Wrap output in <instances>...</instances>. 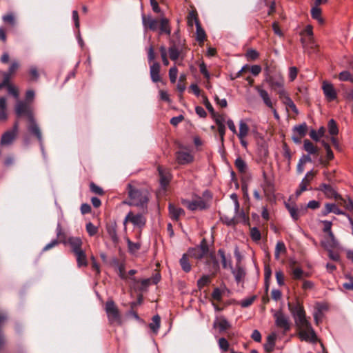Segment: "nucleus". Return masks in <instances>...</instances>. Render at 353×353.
<instances>
[{"mask_svg":"<svg viewBox=\"0 0 353 353\" xmlns=\"http://www.w3.org/2000/svg\"><path fill=\"white\" fill-rule=\"evenodd\" d=\"M288 307L299 331L298 335L300 339L307 342L316 343L318 340L317 336L311 323L306 318L303 304L296 301L294 304L289 303Z\"/></svg>","mask_w":353,"mask_h":353,"instance_id":"obj_1","label":"nucleus"},{"mask_svg":"<svg viewBox=\"0 0 353 353\" xmlns=\"http://www.w3.org/2000/svg\"><path fill=\"white\" fill-rule=\"evenodd\" d=\"M176 161L179 165L191 163L194 161V156L190 152L179 150L175 153Z\"/></svg>","mask_w":353,"mask_h":353,"instance_id":"obj_18","label":"nucleus"},{"mask_svg":"<svg viewBox=\"0 0 353 353\" xmlns=\"http://www.w3.org/2000/svg\"><path fill=\"white\" fill-rule=\"evenodd\" d=\"M255 90L257 91L258 94H259L260 97L262 99L263 103L265 104L266 106L268 108L273 109V103L271 101V99L270 97V95L265 90L263 89L260 86L257 85L255 87Z\"/></svg>","mask_w":353,"mask_h":353,"instance_id":"obj_28","label":"nucleus"},{"mask_svg":"<svg viewBox=\"0 0 353 353\" xmlns=\"http://www.w3.org/2000/svg\"><path fill=\"white\" fill-rule=\"evenodd\" d=\"M339 79L340 81H351V82H353V77L352 76V74H350V72L348 71H342L341 72L339 73Z\"/></svg>","mask_w":353,"mask_h":353,"instance_id":"obj_53","label":"nucleus"},{"mask_svg":"<svg viewBox=\"0 0 353 353\" xmlns=\"http://www.w3.org/2000/svg\"><path fill=\"white\" fill-rule=\"evenodd\" d=\"M189 257H190L187 253L183 254L181 259L179 261L181 267L185 272H189L192 269V265L190 263Z\"/></svg>","mask_w":353,"mask_h":353,"instance_id":"obj_35","label":"nucleus"},{"mask_svg":"<svg viewBox=\"0 0 353 353\" xmlns=\"http://www.w3.org/2000/svg\"><path fill=\"white\" fill-rule=\"evenodd\" d=\"M29 122L30 125L28 128V131L30 132V133L35 136L38 141L41 142L42 141V134L40 128L36 123L34 117L32 118V119H29Z\"/></svg>","mask_w":353,"mask_h":353,"instance_id":"obj_27","label":"nucleus"},{"mask_svg":"<svg viewBox=\"0 0 353 353\" xmlns=\"http://www.w3.org/2000/svg\"><path fill=\"white\" fill-rule=\"evenodd\" d=\"M167 52H168L169 53L170 59L172 61H175L179 58L180 55L183 53V50L168 48V50Z\"/></svg>","mask_w":353,"mask_h":353,"instance_id":"obj_50","label":"nucleus"},{"mask_svg":"<svg viewBox=\"0 0 353 353\" xmlns=\"http://www.w3.org/2000/svg\"><path fill=\"white\" fill-rule=\"evenodd\" d=\"M303 149L309 154H314V155L319 154V148L308 139L304 140Z\"/></svg>","mask_w":353,"mask_h":353,"instance_id":"obj_32","label":"nucleus"},{"mask_svg":"<svg viewBox=\"0 0 353 353\" xmlns=\"http://www.w3.org/2000/svg\"><path fill=\"white\" fill-rule=\"evenodd\" d=\"M276 279L279 286H283L285 284L284 274L281 270L276 271L275 273Z\"/></svg>","mask_w":353,"mask_h":353,"instance_id":"obj_62","label":"nucleus"},{"mask_svg":"<svg viewBox=\"0 0 353 353\" xmlns=\"http://www.w3.org/2000/svg\"><path fill=\"white\" fill-rule=\"evenodd\" d=\"M316 173V171H314L312 170L306 173L305 177L300 183L299 188L296 190L295 194L297 196H300L304 191L308 190V186L311 181L314 179Z\"/></svg>","mask_w":353,"mask_h":353,"instance_id":"obj_13","label":"nucleus"},{"mask_svg":"<svg viewBox=\"0 0 353 353\" xmlns=\"http://www.w3.org/2000/svg\"><path fill=\"white\" fill-rule=\"evenodd\" d=\"M328 132L332 137H334L339 133V128L336 121L332 119L328 121L327 123Z\"/></svg>","mask_w":353,"mask_h":353,"instance_id":"obj_44","label":"nucleus"},{"mask_svg":"<svg viewBox=\"0 0 353 353\" xmlns=\"http://www.w3.org/2000/svg\"><path fill=\"white\" fill-rule=\"evenodd\" d=\"M292 139L295 143H301V139L304 137L307 132V125L305 123L295 125L293 129Z\"/></svg>","mask_w":353,"mask_h":353,"instance_id":"obj_14","label":"nucleus"},{"mask_svg":"<svg viewBox=\"0 0 353 353\" xmlns=\"http://www.w3.org/2000/svg\"><path fill=\"white\" fill-rule=\"evenodd\" d=\"M152 323L149 324V327L154 334H157L160 327L161 318L157 314L152 317Z\"/></svg>","mask_w":353,"mask_h":353,"instance_id":"obj_42","label":"nucleus"},{"mask_svg":"<svg viewBox=\"0 0 353 353\" xmlns=\"http://www.w3.org/2000/svg\"><path fill=\"white\" fill-rule=\"evenodd\" d=\"M157 170L159 175V183L161 188L163 190H166L172 179V174H171L170 170L159 165Z\"/></svg>","mask_w":353,"mask_h":353,"instance_id":"obj_10","label":"nucleus"},{"mask_svg":"<svg viewBox=\"0 0 353 353\" xmlns=\"http://www.w3.org/2000/svg\"><path fill=\"white\" fill-rule=\"evenodd\" d=\"M127 222H130L134 226L141 228L145 225L146 219L141 214H134L132 212H129L124 219L123 224L125 225Z\"/></svg>","mask_w":353,"mask_h":353,"instance_id":"obj_11","label":"nucleus"},{"mask_svg":"<svg viewBox=\"0 0 353 353\" xmlns=\"http://www.w3.org/2000/svg\"><path fill=\"white\" fill-rule=\"evenodd\" d=\"M232 274H234L235 280L238 283L241 282L245 276V272L244 269L240 266H237L235 270H232Z\"/></svg>","mask_w":353,"mask_h":353,"instance_id":"obj_41","label":"nucleus"},{"mask_svg":"<svg viewBox=\"0 0 353 353\" xmlns=\"http://www.w3.org/2000/svg\"><path fill=\"white\" fill-rule=\"evenodd\" d=\"M218 254L220 256L221 259V263L223 268H230L232 269V261L230 259V256H229V259H228L225 256V253L223 249H219L218 250Z\"/></svg>","mask_w":353,"mask_h":353,"instance_id":"obj_37","label":"nucleus"},{"mask_svg":"<svg viewBox=\"0 0 353 353\" xmlns=\"http://www.w3.org/2000/svg\"><path fill=\"white\" fill-rule=\"evenodd\" d=\"M86 231L90 236H93L98 232V228L89 222L86 224Z\"/></svg>","mask_w":353,"mask_h":353,"instance_id":"obj_59","label":"nucleus"},{"mask_svg":"<svg viewBox=\"0 0 353 353\" xmlns=\"http://www.w3.org/2000/svg\"><path fill=\"white\" fill-rule=\"evenodd\" d=\"M255 90L257 91L258 94H259L260 97L262 99L263 103L265 104L266 106L268 108L273 109V103L271 101V99L270 97V95L265 90L263 89L260 86L257 85L255 87Z\"/></svg>","mask_w":353,"mask_h":353,"instance_id":"obj_29","label":"nucleus"},{"mask_svg":"<svg viewBox=\"0 0 353 353\" xmlns=\"http://www.w3.org/2000/svg\"><path fill=\"white\" fill-rule=\"evenodd\" d=\"M286 252V248L285 243L283 241H278L275 248L274 256L276 259H279L280 254L281 252L285 253Z\"/></svg>","mask_w":353,"mask_h":353,"instance_id":"obj_47","label":"nucleus"},{"mask_svg":"<svg viewBox=\"0 0 353 353\" xmlns=\"http://www.w3.org/2000/svg\"><path fill=\"white\" fill-rule=\"evenodd\" d=\"M214 328H218L220 333H222L231 327L230 323L223 316L216 318L213 323Z\"/></svg>","mask_w":353,"mask_h":353,"instance_id":"obj_21","label":"nucleus"},{"mask_svg":"<svg viewBox=\"0 0 353 353\" xmlns=\"http://www.w3.org/2000/svg\"><path fill=\"white\" fill-rule=\"evenodd\" d=\"M182 203L191 211H195L196 210H203L208 208V205L202 198H199L198 199L193 201L184 200Z\"/></svg>","mask_w":353,"mask_h":353,"instance_id":"obj_15","label":"nucleus"},{"mask_svg":"<svg viewBox=\"0 0 353 353\" xmlns=\"http://www.w3.org/2000/svg\"><path fill=\"white\" fill-rule=\"evenodd\" d=\"M274 317L275 319L276 325L283 330L284 332H288L290 328V323L289 318L285 315L281 311L276 312Z\"/></svg>","mask_w":353,"mask_h":353,"instance_id":"obj_12","label":"nucleus"},{"mask_svg":"<svg viewBox=\"0 0 353 353\" xmlns=\"http://www.w3.org/2000/svg\"><path fill=\"white\" fill-rule=\"evenodd\" d=\"M127 190L130 201L124 203L129 205L140 207L143 210H146L149 201L148 191L139 190L130 183L128 185Z\"/></svg>","mask_w":353,"mask_h":353,"instance_id":"obj_4","label":"nucleus"},{"mask_svg":"<svg viewBox=\"0 0 353 353\" xmlns=\"http://www.w3.org/2000/svg\"><path fill=\"white\" fill-rule=\"evenodd\" d=\"M265 81L268 83L272 90L277 93L284 88V78L281 72L277 71L276 68L266 67L265 68Z\"/></svg>","mask_w":353,"mask_h":353,"instance_id":"obj_5","label":"nucleus"},{"mask_svg":"<svg viewBox=\"0 0 353 353\" xmlns=\"http://www.w3.org/2000/svg\"><path fill=\"white\" fill-rule=\"evenodd\" d=\"M256 298V296L254 295L250 297L243 299L240 301L239 305L242 307H248L253 303V302L254 301Z\"/></svg>","mask_w":353,"mask_h":353,"instance_id":"obj_57","label":"nucleus"},{"mask_svg":"<svg viewBox=\"0 0 353 353\" xmlns=\"http://www.w3.org/2000/svg\"><path fill=\"white\" fill-rule=\"evenodd\" d=\"M247 60L254 61L259 57V53L254 49H248L245 54Z\"/></svg>","mask_w":353,"mask_h":353,"instance_id":"obj_49","label":"nucleus"},{"mask_svg":"<svg viewBox=\"0 0 353 353\" xmlns=\"http://www.w3.org/2000/svg\"><path fill=\"white\" fill-rule=\"evenodd\" d=\"M170 217L174 221H179L182 215H185V211L180 207H177L172 203H169L168 205Z\"/></svg>","mask_w":353,"mask_h":353,"instance_id":"obj_23","label":"nucleus"},{"mask_svg":"<svg viewBox=\"0 0 353 353\" xmlns=\"http://www.w3.org/2000/svg\"><path fill=\"white\" fill-rule=\"evenodd\" d=\"M276 336L274 334L269 335L267 338V343L264 345V349L266 352H271L275 345Z\"/></svg>","mask_w":353,"mask_h":353,"instance_id":"obj_43","label":"nucleus"},{"mask_svg":"<svg viewBox=\"0 0 353 353\" xmlns=\"http://www.w3.org/2000/svg\"><path fill=\"white\" fill-rule=\"evenodd\" d=\"M250 236L253 241H259L261 239V232L256 227L252 228L250 229Z\"/></svg>","mask_w":353,"mask_h":353,"instance_id":"obj_55","label":"nucleus"},{"mask_svg":"<svg viewBox=\"0 0 353 353\" xmlns=\"http://www.w3.org/2000/svg\"><path fill=\"white\" fill-rule=\"evenodd\" d=\"M219 346L224 352H227L229 350V343L223 337L220 338L218 341Z\"/></svg>","mask_w":353,"mask_h":353,"instance_id":"obj_64","label":"nucleus"},{"mask_svg":"<svg viewBox=\"0 0 353 353\" xmlns=\"http://www.w3.org/2000/svg\"><path fill=\"white\" fill-rule=\"evenodd\" d=\"M219 270V263L214 256L212 255V268L210 270L212 276H215Z\"/></svg>","mask_w":353,"mask_h":353,"instance_id":"obj_51","label":"nucleus"},{"mask_svg":"<svg viewBox=\"0 0 353 353\" xmlns=\"http://www.w3.org/2000/svg\"><path fill=\"white\" fill-rule=\"evenodd\" d=\"M159 51H160V53H161V59H162V61H163V64L165 65V66H168L170 63L169 62V60L168 59V56H167V50L165 48V46H161L159 48Z\"/></svg>","mask_w":353,"mask_h":353,"instance_id":"obj_56","label":"nucleus"},{"mask_svg":"<svg viewBox=\"0 0 353 353\" xmlns=\"http://www.w3.org/2000/svg\"><path fill=\"white\" fill-rule=\"evenodd\" d=\"M214 276L210 275H203L198 281H197V287L199 290L203 289L205 286L208 285Z\"/></svg>","mask_w":353,"mask_h":353,"instance_id":"obj_40","label":"nucleus"},{"mask_svg":"<svg viewBox=\"0 0 353 353\" xmlns=\"http://www.w3.org/2000/svg\"><path fill=\"white\" fill-rule=\"evenodd\" d=\"M127 243L129 251L132 253L138 251L141 248V244L139 243H134L129 239H127Z\"/></svg>","mask_w":353,"mask_h":353,"instance_id":"obj_58","label":"nucleus"},{"mask_svg":"<svg viewBox=\"0 0 353 353\" xmlns=\"http://www.w3.org/2000/svg\"><path fill=\"white\" fill-rule=\"evenodd\" d=\"M177 74H178L177 68L175 65L170 68V69L169 70V78H170L171 83H174L176 82V78H177Z\"/></svg>","mask_w":353,"mask_h":353,"instance_id":"obj_60","label":"nucleus"},{"mask_svg":"<svg viewBox=\"0 0 353 353\" xmlns=\"http://www.w3.org/2000/svg\"><path fill=\"white\" fill-rule=\"evenodd\" d=\"M105 310L110 324H121V317L119 309L112 300H108L105 303Z\"/></svg>","mask_w":353,"mask_h":353,"instance_id":"obj_6","label":"nucleus"},{"mask_svg":"<svg viewBox=\"0 0 353 353\" xmlns=\"http://www.w3.org/2000/svg\"><path fill=\"white\" fill-rule=\"evenodd\" d=\"M106 231L112 243L114 244H117L119 241V238L117 235V223L115 221H112L107 223Z\"/></svg>","mask_w":353,"mask_h":353,"instance_id":"obj_20","label":"nucleus"},{"mask_svg":"<svg viewBox=\"0 0 353 353\" xmlns=\"http://www.w3.org/2000/svg\"><path fill=\"white\" fill-rule=\"evenodd\" d=\"M272 276V270L269 266H265L264 269V280L265 291L268 292L270 285V280Z\"/></svg>","mask_w":353,"mask_h":353,"instance_id":"obj_48","label":"nucleus"},{"mask_svg":"<svg viewBox=\"0 0 353 353\" xmlns=\"http://www.w3.org/2000/svg\"><path fill=\"white\" fill-rule=\"evenodd\" d=\"M317 190L322 192L327 199H334L336 201H345L341 194H339L336 189L330 184L321 183L317 188Z\"/></svg>","mask_w":353,"mask_h":353,"instance_id":"obj_8","label":"nucleus"},{"mask_svg":"<svg viewBox=\"0 0 353 353\" xmlns=\"http://www.w3.org/2000/svg\"><path fill=\"white\" fill-rule=\"evenodd\" d=\"M29 74L30 76V80L36 81L38 80L39 74L36 67L32 66L29 70Z\"/></svg>","mask_w":353,"mask_h":353,"instance_id":"obj_63","label":"nucleus"},{"mask_svg":"<svg viewBox=\"0 0 353 353\" xmlns=\"http://www.w3.org/2000/svg\"><path fill=\"white\" fill-rule=\"evenodd\" d=\"M90 190L92 193L95 194L100 196L104 194L103 190L101 187L95 184L94 182H91L90 183Z\"/></svg>","mask_w":353,"mask_h":353,"instance_id":"obj_54","label":"nucleus"},{"mask_svg":"<svg viewBox=\"0 0 353 353\" xmlns=\"http://www.w3.org/2000/svg\"><path fill=\"white\" fill-rule=\"evenodd\" d=\"M196 41L199 43L200 45L203 43L204 41L206 39V34L205 30L202 28L200 22L196 21Z\"/></svg>","mask_w":353,"mask_h":353,"instance_id":"obj_39","label":"nucleus"},{"mask_svg":"<svg viewBox=\"0 0 353 353\" xmlns=\"http://www.w3.org/2000/svg\"><path fill=\"white\" fill-rule=\"evenodd\" d=\"M212 117L213 119L214 120V122L217 126L220 125H224L225 119L223 114H219L215 113Z\"/></svg>","mask_w":353,"mask_h":353,"instance_id":"obj_61","label":"nucleus"},{"mask_svg":"<svg viewBox=\"0 0 353 353\" xmlns=\"http://www.w3.org/2000/svg\"><path fill=\"white\" fill-rule=\"evenodd\" d=\"M18 132L19 123L17 121H16L11 130H7L2 134L0 140V145L1 146L11 145L17 138Z\"/></svg>","mask_w":353,"mask_h":353,"instance_id":"obj_9","label":"nucleus"},{"mask_svg":"<svg viewBox=\"0 0 353 353\" xmlns=\"http://www.w3.org/2000/svg\"><path fill=\"white\" fill-rule=\"evenodd\" d=\"M209 248L205 239H203L199 245L189 248L187 254L192 258L201 259L208 254Z\"/></svg>","mask_w":353,"mask_h":353,"instance_id":"obj_7","label":"nucleus"},{"mask_svg":"<svg viewBox=\"0 0 353 353\" xmlns=\"http://www.w3.org/2000/svg\"><path fill=\"white\" fill-rule=\"evenodd\" d=\"M263 183L261 185L264 194L265 196H270L274 192V187L273 183L267 177L266 173L263 172Z\"/></svg>","mask_w":353,"mask_h":353,"instance_id":"obj_24","label":"nucleus"},{"mask_svg":"<svg viewBox=\"0 0 353 353\" xmlns=\"http://www.w3.org/2000/svg\"><path fill=\"white\" fill-rule=\"evenodd\" d=\"M196 21L197 22H200L199 19H198V17H197L196 12H194V11L190 12L189 14H188V24L190 26H193V23L194 22L195 25L196 26Z\"/></svg>","mask_w":353,"mask_h":353,"instance_id":"obj_52","label":"nucleus"},{"mask_svg":"<svg viewBox=\"0 0 353 353\" xmlns=\"http://www.w3.org/2000/svg\"><path fill=\"white\" fill-rule=\"evenodd\" d=\"M328 237L327 240L322 243L323 246L328 250L329 248H337L339 247V242L336 239L333 232H330L327 234Z\"/></svg>","mask_w":353,"mask_h":353,"instance_id":"obj_31","label":"nucleus"},{"mask_svg":"<svg viewBox=\"0 0 353 353\" xmlns=\"http://www.w3.org/2000/svg\"><path fill=\"white\" fill-rule=\"evenodd\" d=\"M279 97L280 99L283 100L284 104H285L288 107L294 101L289 97V94L285 91V90H282L280 92H278Z\"/></svg>","mask_w":353,"mask_h":353,"instance_id":"obj_45","label":"nucleus"},{"mask_svg":"<svg viewBox=\"0 0 353 353\" xmlns=\"http://www.w3.org/2000/svg\"><path fill=\"white\" fill-rule=\"evenodd\" d=\"M250 131L248 125L244 120L239 121V132L237 133L238 138H246Z\"/></svg>","mask_w":353,"mask_h":353,"instance_id":"obj_38","label":"nucleus"},{"mask_svg":"<svg viewBox=\"0 0 353 353\" xmlns=\"http://www.w3.org/2000/svg\"><path fill=\"white\" fill-rule=\"evenodd\" d=\"M285 208L294 221H297L303 214V212L299 210L294 204L285 203Z\"/></svg>","mask_w":353,"mask_h":353,"instance_id":"obj_30","label":"nucleus"},{"mask_svg":"<svg viewBox=\"0 0 353 353\" xmlns=\"http://www.w3.org/2000/svg\"><path fill=\"white\" fill-rule=\"evenodd\" d=\"M322 90L327 101H332L336 99L337 92L334 88V85L331 83L323 81L322 85Z\"/></svg>","mask_w":353,"mask_h":353,"instance_id":"obj_19","label":"nucleus"},{"mask_svg":"<svg viewBox=\"0 0 353 353\" xmlns=\"http://www.w3.org/2000/svg\"><path fill=\"white\" fill-rule=\"evenodd\" d=\"M142 23L145 30L157 31L159 34L170 36L171 27L169 20L165 17H161L160 20L153 18L151 15H142Z\"/></svg>","mask_w":353,"mask_h":353,"instance_id":"obj_3","label":"nucleus"},{"mask_svg":"<svg viewBox=\"0 0 353 353\" xmlns=\"http://www.w3.org/2000/svg\"><path fill=\"white\" fill-rule=\"evenodd\" d=\"M76 258L79 268H85L88 265V260L85 250H81L73 254Z\"/></svg>","mask_w":353,"mask_h":353,"instance_id":"obj_25","label":"nucleus"},{"mask_svg":"<svg viewBox=\"0 0 353 353\" xmlns=\"http://www.w3.org/2000/svg\"><path fill=\"white\" fill-rule=\"evenodd\" d=\"M234 165L239 172H241V173L245 172L246 169H247V165H246L245 161L242 158L238 157L235 160Z\"/></svg>","mask_w":353,"mask_h":353,"instance_id":"obj_46","label":"nucleus"},{"mask_svg":"<svg viewBox=\"0 0 353 353\" xmlns=\"http://www.w3.org/2000/svg\"><path fill=\"white\" fill-rule=\"evenodd\" d=\"M334 213L337 215L345 214V213L337 207L335 203H327L325 204V208L321 210V216H325L330 213Z\"/></svg>","mask_w":353,"mask_h":353,"instance_id":"obj_22","label":"nucleus"},{"mask_svg":"<svg viewBox=\"0 0 353 353\" xmlns=\"http://www.w3.org/2000/svg\"><path fill=\"white\" fill-rule=\"evenodd\" d=\"M15 112L18 117L26 115L28 120L34 117L30 105L23 101H19L15 107Z\"/></svg>","mask_w":353,"mask_h":353,"instance_id":"obj_17","label":"nucleus"},{"mask_svg":"<svg viewBox=\"0 0 353 353\" xmlns=\"http://www.w3.org/2000/svg\"><path fill=\"white\" fill-rule=\"evenodd\" d=\"M174 35L176 39H172L170 40V47L168 48L183 50L185 48L184 42L179 37L177 33H175Z\"/></svg>","mask_w":353,"mask_h":353,"instance_id":"obj_34","label":"nucleus"},{"mask_svg":"<svg viewBox=\"0 0 353 353\" xmlns=\"http://www.w3.org/2000/svg\"><path fill=\"white\" fill-rule=\"evenodd\" d=\"M322 10L321 8L312 6L311 8V16L313 19L318 21L320 25L324 23V19L321 17Z\"/></svg>","mask_w":353,"mask_h":353,"instance_id":"obj_36","label":"nucleus"},{"mask_svg":"<svg viewBox=\"0 0 353 353\" xmlns=\"http://www.w3.org/2000/svg\"><path fill=\"white\" fill-rule=\"evenodd\" d=\"M288 307L299 331L298 335L300 339L307 342L316 343L318 340L317 336L311 323L306 318L303 304L296 301L294 304L289 303Z\"/></svg>","mask_w":353,"mask_h":353,"instance_id":"obj_2","label":"nucleus"},{"mask_svg":"<svg viewBox=\"0 0 353 353\" xmlns=\"http://www.w3.org/2000/svg\"><path fill=\"white\" fill-rule=\"evenodd\" d=\"M160 64L158 62H153L152 64L150 65V77L153 82L157 83L161 81V78L160 76Z\"/></svg>","mask_w":353,"mask_h":353,"instance_id":"obj_26","label":"nucleus"},{"mask_svg":"<svg viewBox=\"0 0 353 353\" xmlns=\"http://www.w3.org/2000/svg\"><path fill=\"white\" fill-rule=\"evenodd\" d=\"M292 278L294 280H303V278L309 277L310 274L304 272L301 268L296 267L292 269Z\"/></svg>","mask_w":353,"mask_h":353,"instance_id":"obj_33","label":"nucleus"},{"mask_svg":"<svg viewBox=\"0 0 353 353\" xmlns=\"http://www.w3.org/2000/svg\"><path fill=\"white\" fill-rule=\"evenodd\" d=\"M61 243L68 245L72 254L83 250V241L80 237L70 236L65 240H61Z\"/></svg>","mask_w":353,"mask_h":353,"instance_id":"obj_16","label":"nucleus"}]
</instances>
